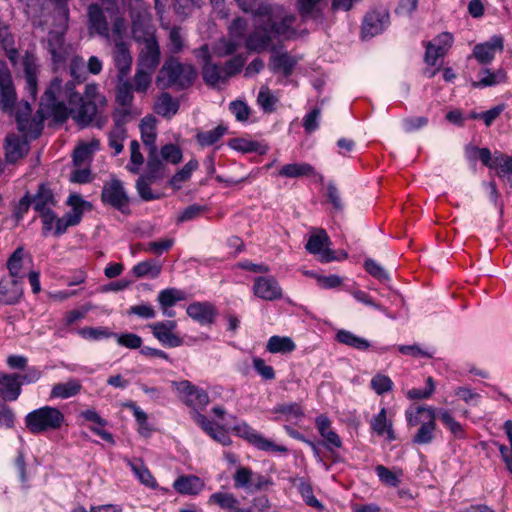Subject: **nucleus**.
<instances>
[{
  "instance_id": "a878e982",
  "label": "nucleus",
  "mask_w": 512,
  "mask_h": 512,
  "mask_svg": "<svg viewBox=\"0 0 512 512\" xmlns=\"http://www.w3.org/2000/svg\"><path fill=\"white\" fill-rule=\"evenodd\" d=\"M185 299V292L177 288H167L161 290L157 296V301L162 308L163 315L169 318L175 316V312L170 308L173 307L177 302L183 301Z\"/></svg>"
},
{
  "instance_id": "09e8293b",
  "label": "nucleus",
  "mask_w": 512,
  "mask_h": 512,
  "mask_svg": "<svg viewBox=\"0 0 512 512\" xmlns=\"http://www.w3.org/2000/svg\"><path fill=\"white\" fill-rule=\"evenodd\" d=\"M227 132V127L223 124L218 125L216 128L198 132L196 134V140L201 146H211L217 143Z\"/></svg>"
},
{
  "instance_id": "423d86ee",
  "label": "nucleus",
  "mask_w": 512,
  "mask_h": 512,
  "mask_svg": "<svg viewBox=\"0 0 512 512\" xmlns=\"http://www.w3.org/2000/svg\"><path fill=\"white\" fill-rule=\"evenodd\" d=\"M64 421V414L58 408L52 406L40 407L25 416L26 427L33 434L58 430L62 427Z\"/></svg>"
},
{
  "instance_id": "e433bc0d",
  "label": "nucleus",
  "mask_w": 512,
  "mask_h": 512,
  "mask_svg": "<svg viewBox=\"0 0 512 512\" xmlns=\"http://www.w3.org/2000/svg\"><path fill=\"white\" fill-rule=\"evenodd\" d=\"M371 429L379 436L387 435L389 440H394V431L392 423L387 421L386 408H381L378 414H376L370 421Z\"/></svg>"
},
{
  "instance_id": "dca6fc26",
  "label": "nucleus",
  "mask_w": 512,
  "mask_h": 512,
  "mask_svg": "<svg viewBox=\"0 0 512 512\" xmlns=\"http://www.w3.org/2000/svg\"><path fill=\"white\" fill-rule=\"evenodd\" d=\"M192 419L214 441L223 446L231 445L232 440L228 434L227 429L223 425L212 422L200 412H193Z\"/></svg>"
},
{
  "instance_id": "e2e57ef3",
  "label": "nucleus",
  "mask_w": 512,
  "mask_h": 512,
  "mask_svg": "<svg viewBox=\"0 0 512 512\" xmlns=\"http://www.w3.org/2000/svg\"><path fill=\"white\" fill-rule=\"evenodd\" d=\"M239 47V44L233 39L221 38L215 42L213 52L218 57H225L233 54Z\"/></svg>"
},
{
  "instance_id": "0eeeda50",
  "label": "nucleus",
  "mask_w": 512,
  "mask_h": 512,
  "mask_svg": "<svg viewBox=\"0 0 512 512\" xmlns=\"http://www.w3.org/2000/svg\"><path fill=\"white\" fill-rule=\"evenodd\" d=\"M232 478L236 489H242L248 493L264 491L273 485L269 476L254 472L251 468L241 465L237 466Z\"/></svg>"
},
{
  "instance_id": "3c124183",
  "label": "nucleus",
  "mask_w": 512,
  "mask_h": 512,
  "mask_svg": "<svg viewBox=\"0 0 512 512\" xmlns=\"http://www.w3.org/2000/svg\"><path fill=\"white\" fill-rule=\"evenodd\" d=\"M105 11L110 14V17L113 21L112 34H110V40L113 43L114 39H117V41H122L123 35L126 32V25L124 19L117 15L118 9L115 7H107Z\"/></svg>"
},
{
  "instance_id": "4d7b16f0",
  "label": "nucleus",
  "mask_w": 512,
  "mask_h": 512,
  "mask_svg": "<svg viewBox=\"0 0 512 512\" xmlns=\"http://www.w3.org/2000/svg\"><path fill=\"white\" fill-rule=\"evenodd\" d=\"M143 163L144 157L140 152V144L137 140H133L130 143V163L126 168L129 172L138 174Z\"/></svg>"
},
{
  "instance_id": "ea45409f",
  "label": "nucleus",
  "mask_w": 512,
  "mask_h": 512,
  "mask_svg": "<svg viewBox=\"0 0 512 512\" xmlns=\"http://www.w3.org/2000/svg\"><path fill=\"white\" fill-rule=\"evenodd\" d=\"M506 80V73L502 69L491 72L483 69L479 72L478 81L472 82L474 88H484L500 84Z\"/></svg>"
},
{
  "instance_id": "4468645a",
  "label": "nucleus",
  "mask_w": 512,
  "mask_h": 512,
  "mask_svg": "<svg viewBox=\"0 0 512 512\" xmlns=\"http://www.w3.org/2000/svg\"><path fill=\"white\" fill-rule=\"evenodd\" d=\"M160 58L159 44L155 36L150 34L144 39V47L139 53L137 67L154 73L160 63Z\"/></svg>"
},
{
  "instance_id": "ddd939ff",
  "label": "nucleus",
  "mask_w": 512,
  "mask_h": 512,
  "mask_svg": "<svg viewBox=\"0 0 512 512\" xmlns=\"http://www.w3.org/2000/svg\"><path fill=\"white\" fill-rule=\"evenodd\" d=\"M390 23V15L386 9H374L366 13L362 21V36L374 37L381 34Z\"/></svg>"
},
{
  "instance_id": "2f4dec72",
  "label": "nucleus",
  "mask_w": 512,
  "mask_h": 512,
  "mask_svg": "<svg viewBox=\"0 0 512 512\" xmlns=\"http://www.w3.org/2000/svg\"><path fill=\"white\" fill-rule=\"evenodd\" d=\"M204 486L202 480L194 475L181 476L173 483V488L180 494H198Z\"/></svg>"
},
{
  "instance_id": "69168bd1",
  "label": "nucleus",
  "mask_w": 512,
  "mask_h": 512,
  "mask_svg": "<svg viewBox=\"0 0 512 512\" xmlns=\"http://www.w3.org/2000/svg\"><path fill=\"white\" fill-rule=\"evenodd\" d=\"M112 337L116 339L118 345L129 349H141L142 338L134 333H113Z\"/></svg>"
},
{
  "instance_id": "c756f323",
  "label": "nucleus",
  "mask_w": 512,
  "mask_h": 512,
  "mask_svg": "<svg viewBox=\"0 0 512 512\" xmlns=\"http://www.w3.org/2000/svg\"><path fill=\"white\" fill-rule=\"evenodd\" d=\"M141 132V140L143 144L148 148V151L154 152L156 146V120L153 116L144 117L139 125Z\"/></svg>"
},
{
  "instance_id": "9d476101",
  "label": "nucleus",
  "mask_w": 512,
  "mask_h": 512,
  "mask_svg": "<svg viewBox=\"0 0 512 512\" xmlns=\"http://www.w3.org/2000/svg\"><path fill=\"white\" fill-rule=\"evenodd\" d=\"M17 95L7 64L0 60V107L3 111L14 112Z\"/></svg>"
},
{
  "instance_id": "37998d69",
  "label": "nucleus",
  "mask_w": 512,
  "mask_h": 512,
  "mask_svg": "<svg viewBox=\"0 0 512 512\" xmlns=\"http://www.w3.org/2000/svg\"><path fill=\"white\" fill-rule=\"evenodd\" d=\"M336 340L341 344L361 351H365L370 347V342L367 339L359 337L354 333L344 329L337 332Z\"/></svg>"
},
{
  "instance_id": "2eb2a0df",
  "label": "nucleus",
  "mask_w": 512,
  "mask_h": 512,
  "mask_svg": "<svg viewBox=\"0 0 512 512\" xmlns=\"http://www.w3.org/2000/svg\"><path fill=\"white\" fill-rule=\"evenodd\" d=\"M329 245V236L325 230H320L319 233L309 238L305 248L309 253L318 255L321 262L328 263L339 259L335 256L334 251L328 248Z\"/></svg>"
},
{
  "instance_id": "680f3d73",
  "label": "nucleus",
  "mask_w": 512,
  "mask_h": 512,
  "mask_svg": "<svg viewBox=\"0 0 512 512\" xmlns=\"http://www.w3.org/2000/svg\"><path fill=\"white\" fill-rule=\"evenodd\" d=\"M24 249L18 247L9 257L7 261V268L11 278L18 279L23 263Z\"/></svg>"
},
{
  "instance_id": "338daca9",
  "label": "nucleus",
  "mask_w": 512,
  "mask_h": 512,
  "mask_svg": "<svg viewBox=\"0 0 512 512\" xmlns=\"http://www.w3.org/2000/svg\"><path fill=\"white\" fill-rule=\"evenodd\" d=\"M160 156L163 161L171 164H178L182 160V151L174 144H166L161 148Z\"/></svg>"
},
{
  "instance_id": "a18cd8bd",
  "label": "nucleus",
  "mask_w": 512,
  "mask_h": 512,
  "mask_svg": "<svg viewBox=\"0 0 512 512\" xmlns=\"http://www.w3.org/2000/svg\"><path fill=\"white\" fill-rule=\"evenodd\" d=\"M437 417L449 429V431L455 438L462 439L465 437V431L463 426L458 421L455 420L450 411L440 409L437 412Z\"/></svg>"
},
{
  "instance_id": "49530a36",
  "label": "nucleus",
  "mask_w": 512,
  "mask_h": 512,
  "mask_svg": "<svg viewBox=\"0 0 512 512\" xmlns=\"http://www.w3.org/2000/svg\"><path fill=\"white\" fill-rule=\"evenodd\" d=\"M298 491L301 494L304 502L319 511L324 509L322 503L314 496L313 488L310 482L306 481L304 478L298 479Z\"/></svg>"
},
{
  "instance_id": "de8ad7c7",
  "label": "nucleus",
  "mask_w": 512,
  "mask_h": 512,
  "mask_svg": "<svg viewBox=\"0 0 512 512\" xmlns=\"http://www.w3.org/2000/svg\"><path fill=\"white\" fill-rule=\"evenodd\" d=\"M198 166V161L195 159H191L183 166V168L180 171L173 175V177L169 181L170 185L174 189L179 190L182 187V183L190 179L193 171H195L198 168Z\"/></svg>"
},
{
  "instance_id": "7c9ffc66",
  "label": "nucleus",
  "mask_w": 512,
  "mask_h": 512,
  "mask_svg": "<svg viewBox=\"0 0 512 512\" xmlns=\"http://www.w3.org/2000/svg\"><path fill=\"white\" fill-rule=\"evenodd\" d=\"M33 208L38 213L51 211L56 206L52 191L44 184L39 185L37 193L32 197Z\"/></svg>"
},
{
  "instance_id": "7ed1b4c3",
  "label": "nucleus",
  "mask_w": 512,
  "mask_h": 512,
  "mask_svg": "<svg viewBox=\"0 0 512 512\" xmlns=\"http://www.w3.org/2000/svg\"><path fill=\"white\" fill-rule=\"evenodd\" d=\"M197 78V71L191 64L181 63L176 58L167 59L156 77V85L161 89L184 90Z\"/></svg>"
},
{
  "instance_id": "a211bd4d",
  "label": "nucleus",
  "mask_w": 512,
  "mask_h": 512,
  "mask_svg": "<svg viewBox=\"0 0 512 512\" xmlns=\"http://www.w3.org/2000/svg\"><path fill=\"white\" fill-rule=\"evenodd\" d=\"M315 425L320 436L323 438V446L331 453L342 447L340 436L332 428L331 420L324 414L316 417Z\"/></svg>"
},
{
  "instance_id": "f03ea898",
  "label": "nucleus",
  "mask_w": 512,
  "mask_h": 512,
  "mask_svg": "<svg viewBox=\"0 0 512 512\" xmlns=\"http://www.w3.org/2000/svg\"><path fill=\"white\" fill-rule=\"evenodd\" d=\"M238 7L254 18V31L246 38L245 46L254 52H263L274 38L286 39L296 35L295 14L284 6L266 0H235Z\"/></svg>"
},
{
  "instance_id": "a19ab883",
  "label": "nucleus",
  "mask_w": 512,
  "mask_h": 512,
  "mask_svg": "<svg viewBox=\"0 0 512 512\" xmlns=\"http://www.w3.org/2000/svg\"><path fill=\"white\" fill-rule=\"evenodd\" d=\"M208 504L217 505L224 510L233 512L239 509V500L233 493L229 492H215L211 494Z\"/></svg>"
},
{
  "instance_id": "4be33fe9",
  "label": "nucleus",
  "mask_w": 512,
  "mask_h": 512,
  "mask_svg": "<svg viewBox=\"0 0 512 512\" xmlns=\"http://www.w3.org/2000/svg\"><path fill=\"white\" fill-rule=\"evenodd\" d=\"M115 67L118 70V79L126 78L132 65V56L128 45L123 41L114 39V49L112 52Z\"/></svg>"
},
{
  "instance_id": "f257e3e1",
  "label": "nucleus",
  "mask_w": 512,
  "mask_h": 512,
  "mask_svg": "<svg viewBox=\"0 0 512 512\" xmlns=\"http://www.w3.org/2000/svg\"><path fill=\"white\" fill-rule=\"evenodd\" d=\"M45 99L54 112V119L63 122L69 117L79 125L86 126L93 121L98 128L107 123V117L102 116V110L107 104L104 95L99 93L96 84H87L81 96L75 91V82L54 78L45 90Z\"/></svg>"
},
{
  "instance_id": "58836bf2",
  "label": "nucleus",
  "mask_w": 512,
  "mask_h": 512,
  "mask_svg": "<svg viewBox=\"0 0 512 512\" xmlns=\"http://www.w3.org/2000/svg\"><path fill=\"white\" fill-rule=\"evenodd\" d=\"M24 75L26 81V90L32 99L37 95V73L38 67L33 57L27 56L24 59Z\"/></svg>"
},
{
  "instance_id": "c85d7f7f",
  "label": "nucleus",
  "mask_w": 512,
  "mask_h": 512,
  "mask_svg": "<svg viewBox=\"0 0 512 512\" xmlns=\"http://www.w3.org/2000/svg\"><path fill=\"white\" fill-rule=\"evenodd\" d=\"M100 141L96 138H92L88 142H81L74 150L73 162L75 166H82L89 162L94 152L99 150Z\"/></svg>"
},
{
  "instance_id": "72a5a7b5",
  "label": "nucleus",
  "mask_w": 512,
  "mask_h": 512,
  "mask_svg": "<svg viewBox=\"0 0 512 512\" xmlns=\"http://www.w3.org/2000/svg\"><path fill=\"white\" fill-rule=\"evenodd\" d=\"M315 175L314 167L305 162L286 164L278 171V176L286 178L310 177Z\"/></svg>"
},
{
  "instance_id": "393cba45",
  "label": "nucleus",
  "mask_w": 512,
  "mask_h": 512,
  "mask_svg": "<svg viewBox=\"0 0 512 512\" xmlns=\"http://www.w3.org/2000/svg\"><path fill=\"white\" fill-rule=\"evenodd\" d=\"M88 21L90 29L110 41V32L105 11L98 4L89 5Z\"/></svg>"
},
{
  "instance_id": "4c0bfd02",
  "label": "nucleus",
  "mask_w": 512,
  "mask_h": 512,
  "mask_svg": "<svg viewBox=\"0 0 512 512\" xmlns=\"http://www.w3.org/2000/svg\"><path fill=\"white\" fill-rule=\"evenodd\" d=\"M81 388V383L76 379H71L65 383H57L51 389L50 398L67 399L77 395Z\"/></svg>"
},
{
  "instance_id": "5fc2aeb1",
  "label": "nucleus",
  "mask_w": 512,
  "mask_h": 512,
  "mask_svg": "<svg viewBox=\"0 0 512 512\" xmlns=\"http://www.w3.org/2000/svg\"><path fill=\"white\" fill-rule=\"evenodd\" d=\"M133 91L132 84L127 79H119V84L116 89L117 102L122 106H129L133 101Z\"/></svg>"
},
{
  "instance_id": "6e6d98bb",
  "label": "nucleus",
  "mask_w": 512,
  "mask_h": 512,
  "mask_svg": "<svg viewBox=\"0 0 512 512\" xmlns=\"http://www.w3.org/2000/svg\"><path fill=\"white\" fill-rule=\"evenodd\" d=\"M126 138V129L122 124H115L109 133V146L114 149L115 155L123 151V141Z\"/></svg>"
},
{
  "instance_id": "052dcab7",
  "label": "nucleus",
  "mask_w": 512,
  "mask_h": 512,
  "mask_svg": "<svg viewBox=\"0 0 512 512\" xmlns=\"http://www.w3.org/2000/svg\"><path fill=\"white\" fill-rule=\"evenodd\" d=\"M78 334L84 339L97 341L112 337L113 332L106 327H83Z\"/></svg>"
},
{
  "instance_id": "603ef678",
  "label": "nucleus",
  "mask_w": 512,
  "mask_h": 512,
  "mask_svg": "<svg viewBox=\"0 0 512 512\" xmlns=\"http://www.w3.org/2000/svg\"><path fill=\"white\" fill-rule=\"evenodd\" d=\"M153 72L136 68L132 87L137 93H145L151 85Z\"/></svg>"
},
{
  "instance_id": "f8f14e48",
  "label": "nucleus",
  "mask_w": 512,
  "mask_h": 512,
  "mask_svg": "<svg viewBox=\"0 0 512 512\" xmlns=\"http://www.w3.org/2000/svg\"><path fill=\"white\" fill-rule=\"evenodd\" d=\"M233 430L235 433L247 440L250 444L254 445L260 450L263 451H276V452H287V448L284 446L276 445L269 439L263 437L260 433H258L255 429L250 427L247 423L243 422L236 426H234Z\"/></svg>"
},
{
  "instance_id": "774afa93",
  "label": "nucleus",
  "mask_w": 512,
  "mask_h": 512,
  "mask_svg": "<svg viewBox=\"0 0 512 512\" xmlns=\"http://www.w3.org/2000/svg\"><path fill=\"white\" fill-rule=\"evenodd\" d=\"M229 146L242 153L256 152L259 149V143L244 138H234L229 141Z\"/></svg>"
},
{
  "instance_id": "6ab92c4d",
  "label": "nucleus",
  "mask_w": 512,
  "mask_h": 512,
  "mask_svg": "<svg viewBox=\"0 0 512 512\" xmlns=\"http://www.w3.org/2000/svg\"><path fill=\"white\" fill-rule=\"evenodd\" d=\"M503 49V38L499 35H494L489 41L475 45L473 57L480 64H489L494 59L496 53H501Z\"/></svg>"
},
{
  "instance_id": "1a4fd4ad",
  "label": "nucleus",
  "mask_w": 512,
  "mask_h": 512,
  "mask_svg": "<svg viewBox=\"0 0 512 512\" xmlns=\"http://www.w3.org/2000/svg\"><path fill=\"white\" fill-rule=\"evenodd\" d=\"M102 202L109 205L122 213H126L129 208V196L123 186V183L112 178L109 182H106L102 188L101 193Z\"/></svg>"
},
{
  "instance_id": "5701e85b",
  "label": "nucleus",
  "mask_w": 512,
  "mask_h": 512,
  "mask_svg": "<svg viewBox=\"0 0 512 512\" xmlns=\"http://www.w3.org/2000/svg\"><path fill=\"white\" fill-rule=\"evenodd\" d=\"M186 312L189 317L200 325H210L215 321L217 310L209 302H194L188 305Z\"/></svg>"
},
{
  "instance_id": "cd10ccee",
  "label": "nucleus",
  "mask_w": 512,
  "mask_h": 512,
  "mask_svg": "<svg viewBox=\"0 0 512 512\" xmlns=\"http://www.w3.org/2000/svg\"><path fill=\"white\" fill-rule=\"evenodd\" d=\"M202 77L204 82L212 88H219L228 82L223 67L212 62L203 64Z\"/></svg>"
},
{
  "instance_id": "f3484780",
  "label": "nucleus",
  "mask_w": 512,
  "mask_h": 512,
  "mask_svg": "<svg viewBox=\"0 0 512 512\" xmlns=\"http://www.w3.org/2000/svg\"><path fill=\"white\" fill-rule=\"evenodd\" d=\"M24 295L18 279L4 277L0 279V306H13L20 303Z\"/></svg>"
},
{
  "instance_id": "aec40b11",
  "label": "nucleus",
  "mask_w": 512,
  "mask_h": 512,
  "mask_svg": "<svg viewBox=\"0 0 512 512\" xmlns=\"http://www.w3.org/2000/svg\"><path fill=\"white\" fill-rule=\"evenodd\" d=\"M253 292L255 296L266 301L282 298V289L273 277H257L254 281Z\"/></svg>"
},
{
  "instance_id": "864d4df0",
  "label": "nucleus",
  "mask_w": 512,
  "mask_h": 512,
  "mask_svg": "<svg viewBox=\"0 0 512 512\" xmlns=\"http://www.w3.org/2000/svg\"><path fill=\"white\" fill-rule=\"evenodd\" d=\"M130 467L142 484L151 488L157 485L155 478L140 460L130 462Z\"/></svg>"
},
{
  "instance_id": "9b49d317",
  "label": "nucleus",
  "mask_w": 512,
  "mask_h": 512,
  "mask_svg": "<svg viewBox=\"0 0 512 512\" xmlns=\"http://www.w3.org/2000/svg\"><path fill=\"white\" fill-rule=\"evenodd\" d=\"M45 48L51 55L52 62L56 67L64 64L72 53V46L65 42L64 31H50Z\"/></svg>"
},
{
  "instance_id": "c9c22d12",
  "label": "nucleus",
  "mask_w": 512,
  "mask_h": 512,
  "mask_svg": "<svg viewBox=\"0 0 512 512\" xmlns=\"http://www.w3.org/2000/svg\"><path fill=\"white\" fill-rule=\"evenodd\" d=\"M295 349V342L288 336H271L266 344V350L272 354H288Z\"/></svg>"
},
{
  "instance_id": "79ce46f5",
  "label": "nucleus",
  "mask_w": 512,
  "mask_h": 512,
  "mask_svg": "<svg viewBox=\"0 0 512 512\" xmlns=\"http://www.w3.org/2000/svg\"><path fill=\"white\" fill-rule=\"evenodd\" d=\"M145 174L155 180L165 177L166 166L164 161L159 157L158 149L154 152L148 151L147 171Z\"/></svg>"
},
{
  "instance_id": "0e129e2a",
  "label": "nucleus",
  "mask_w": 512,
  "mask_h": 512,
  "mask_svg": "<svg viewBox=\"0 0 512 512\" xmlns=\"http://www.w3.org/2000/svg\"><path fill=\"white\" fill-rule=\"evenodd\" d=\"M370 387L376 394L382 395L384 393L390 392L393 389V382L390 377L378 373L371 379Z\"/></svg>"
},
{
  "instance_id": "20e7f679",
  "label": "nucleus",
  "mask_w": 512,
  "mask_h": 512,
  "mask_svg": "<svg viewBox=\"0 0 512 512\" xmlns=\"http://www.w3.org/2000/svg\"><path fill=\"white\" fill-rule=\"evenodd\" d=\"M45 99V93L41 97L39 109L35 116H31V106L27 101L21 102L15 111V119L18 130L25 139L37 138L43 129V122L47 117L54 118V112Z\"/></svg>"
},
{
  "instance_id": "13d9d810",
  "label": "nucleus",
  "mask_w": 512,
  "mask_h": 512,
  "mask_svg": "<svg viewBox=\"0 0 512 512\" xmlns=\"http://www.w3.org/2000/svg\"><path fill=\"white\" fill-rule=\"evenodd\" d=\"M322 0H298L297 6L302 18H318L321 16L319 4Z\"/></svg>"
},
{
  "instance_id": "8fccbe9b",
  "label": "nucleus",
  "mask_w": 512,
  "mask_h": 512,
  "mask_svg": "<svg viewBox=\"0 0 512 512\" xmlns=\"http://www.w3.org/2000/svg\"><path fill=\"white\" fill-rule=\"evenodd\" d=\"M278 98L267 87L262 86L257 96V103L265 113H272L276 109Z\"/></svg>"
},
{
  "instance_id": "b1692460",
  "label": "nucleus",
  "mask_w": 512,
  "mask_h": 512,
  "mask_svg": "<svg viewBox=\"0 0 512 512\" xmlns=\"http://www.w3.org/2000/svg\"><path fill=\"white\" fill-rule=\"evenodd\" d=\"M20 374L0 371V396L6 401H15L21 394Z\"/></svg>"
},
{
  "instance_id": "473e14b6",
  "label": "nucleus",
  "mask_w": 512,
  "mask_h": 512,
  "mask_svg": "<svg viewBox=\"0 0 512 512\" xmlns=\"http://www.w3.org/2000/svg\"><path fill=\"white\" fill-rule=\"evenodd\" d=\"M297 60L288 53H278L270 59V69L275 72H281L284 76L288 77L292 74Z\"/></svg>"
},
{
  "instance_id": "c03bdc74",
  "label": "nucleus",
  "mask_w": 512,
  "mask_h": 512,
  "mask_svg": "<svg viewBox=\"0 0 512 512\" xmlns=\"http://www.w3.org/2000/svg\"><path fill=\"white\" fill-rule=\"evenodd\" d=\"M161 265L153 260H145L136 264L132 271L137 278H157L161 273Z\"/></svg>"
},
{
  "instance_id": "6e6552de",
  "label": "nucleus",
  "mask_w": 512,
  "mask_h": 512,
  "mask_svg": "<svg viewBox=\"0 0 512 512\" xmlns=\"http://www.w3.org/2000/svg\"><path fill=\"white\" fill-rule=\"evenodd\" d=\"M172 387L178 394V397L189 407L193 412H198L197 409H204L209 404V396L207 392L188 380L174 381Z\"/></svg>"
},
{
  "instance_id": "39448f33",
  "label": "nucleus",
  "mask_w": 512,
  "mask_h": 512,
  "mask_svg": "<svg viewBox=\"0 0 512 512\" xmlns=\"http://www.w3.org/2000/svg\"><path fill=\"white\" fill-rule=\"evenodd\" d=\"M405 417L409 426H418L412 441L417 445L431 444L437 434V411L431 406H418L405 411Z\"/></svg>"
},
{
  "instance_id": "bb28decb",
  "label": "nucleus",
  "mask_w": 512,
  "mask_h": 512,
  "mask_svg": "<svg viewBox=\"0 0 512 512\" xmlns=\"http://www.w3.org/2000/svg\"><path fill=\"white\" fill-rule=\"evenodd\" d=\"M29 151L28 140L19 138L16 135H10L6 139L5 154L9 163H15L23 158Z\"/></svg>"
},
{
  "instance_id": "f704fd0d",
  "label": "nucleus",
  "mask_w": 512,
  "mask_h": 512,
  "mask_svg": "<svg viewBox=\"0 0 512 512\" xmlns=\"http://www.w3.org/2000/svg\"><path fill=\"white\" fill-rule=\"evenodd\" d=\"M179 109V103L169 93H161L154 105V111L158 115L166 118H170L177 113Z\"/></svg>"
},
{
  "instance_id": "412c9836",
  "label": "nucleus",
  "mask_w": 512,
  "mask_h": 512,
  "mask_svg": "<svg viewBox=\"0 0 512 512\" xmlns=\"http://www.w3.org/2000/svg\"><path fill=\"white\" fill-rule=\"evenodd\" d=\"M152 329L154 337L164 346L179 347L183 340L173 333L176 328L175 321L157 322L149 326Z\"/></svg>"
},
{
  "instance_id": "bf43d9fd",
  "label": "nucleus",
  "mask_w": 512,
  "mask_h": 512,
  "mask_svg": "<svg viewBox=\"0 0 512 512\" xmlns=\"http://www.w3.org/2000/svg\"><path fill=\"white\" fill-rule=\"evenodd\" d=\"M155 181V179L150 178L146 174L140 176L136 181L137 192L143 200L150 201L159 198V196L154 194L150 188L151 184Z\"/></svg>"
}]
</instances>
